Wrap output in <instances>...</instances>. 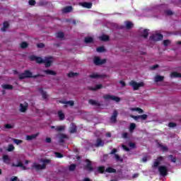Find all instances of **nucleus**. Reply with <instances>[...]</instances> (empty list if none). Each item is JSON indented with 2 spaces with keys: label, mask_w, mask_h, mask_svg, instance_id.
Returning <instances> with one entry per match:
<instances>
[{
  "label": "nucleus",
  "mask_w": 181,
  "mask_h": 181,
  "mask_svg": "<svg viewBox=\"0 0 181 181\" xmlns=\"http://www.w3.org/2000/svg\"><path fill=\"white\" fill-rule=\"evenodd\" d=\"M31 62H36L37 63H45L46 67H50L52 63H53V57H45L44 59L40 57H36L35 55H32L29 57Z\"/></svg>",
  "instance_id": "nucleus-1"
},
{
  "label": "nucleus",
  "mask_w": 181,
  "mask_h": 181,
  "mask_svg": "<svg viewBox=\"0 0 181 181\" xmlns=\"http://www.w3.org/2000/svg\"><path fill=\"white\" fill-rule=\"evenodd\" d=\"M49 160L42 159L39 163H34V164L33 165V168L36 170L45 169V168H46V163H49Z\"/></svg>",
  "instance_id": "nucleus-2"
},
{
  "label": "nucleus",
  "mask_w": 181,
  "mask_h": 181,
  "mask_svg": "<svg viewBox=\"0 0 181 181\" xmlns=\"http://www.w3.org/2000/svg\"><path fill=\"white\" fill-rule=\"evenodd\" d=\"M103 98L105 101H110L111 100L112 101H115V103H119L121 101V98H119V97L111 95H105Z\"/></svg>",
  "instance_id": "nucleus-3"
},
{
  "label": "nucleus",
  "mask_w": 181,
  "mask_h": 181,
  "mask_svg": "<svg viewBox=\"0 0 181 181\" xmlns=\"http://www.w3.org/2000/svg\"><path fill=\"white\" fill-rule=\"evenodd\" d=\"M129 85L132 86V88L134 90H139L140 87H144V86H145V83H144V82L138 83L135 81H130Z\"/></svg>",
  "instance_id": "nucleus-4"
},
{
  "label": "nucleus",
  "mask_w": 181,
  "mask_h": 181,
  "mask_svg": "<svg viewBox=\"0 0 181 181\" xmlns=\"http://www.w3.org/2000/svg\"><path fill=\"white\" fill-rule=\"evenodd\" d=\"M98 170H99V172H100V173H103V172H107V173H115V172H117V170H115L111 167H109L105 169V168H104V166L99 167Z\"/></svg>",
  "instance_id": "nucleus-5"
},
{
  "label": "nucleus",
  "mask_w": 181,
  "mask_h": 181,
  "mask_svg": "<svg viewBox=\"0 0 181 181\" xmlns=\"http://www.w3.org/2000/svg\"><path fill=\"white\" fill-rule=\"evenodd\" d=\"M163 39V35L160 33H156L152 35L150 37V40H154L155 42H158V40H162Z\"/></svg>",
  "instance_id": "nucleus-6"
},
{
  "label": "nucleus",
  "mask_w": 181,
  "mask_h": 181,
  "mask_svg": "<svg viewBox=\"0 0 181 181\" xmlns=\"http://www.w3.org/2000/svg\"><path fill=\"white\" fill-rule=\"evenodd\" d=\"M106 62V59H101L99 57H95L93 59V62L96 66H100L101 64H104Z\"/></svg>",
  "instance_id": "nucleus-7"
},
{
  "label": "nucleus",
  "mask_w": 181,
  "mask_h": 181,
  "mask_svg": "<svg viewBox=\"0 0 181 181\" xmlns=\"http://www.w3.org/2000/svg\"><path fill=\"white\" fill-rule=\"evenodd\" d=\"M158 171L161 176H166L168 175V168L163 165H160L158 167Z\"/></svg>",
  "instance_id": "nucleus-8"
},
{
  "label": "nucleus",
  "mask_w": 181,
  "mask_h": 181,
  "mask_svg": "<svg viewBox=\"0 0 181 181\" xmlns=\"http://www.w3.org/2000/svg\"><path fill=\"white\" fill-rule=\"evenodd\" d=\"M21 79H23V78H28L29 77H33L32 76V72L29 71H25L24 73L21 74L19 76Z\"/></svg>",
  "instance_id": "nucleus-9"
},
{
  "label": "nucleus",
  "mask_w": 181,
  "mask_h": 181,
  "mask_svg": "<svg viewBox=\"0 0 181 181\" xmlns=\"http://www.w3.org/2000/svg\"><path fill=\"white\" fill-rule=\"evenodd\" d=\"M26 110H28V103H21L20 105L21 112H25V111H26Z\"/></svg>",
  "instance_id": "nucleus-10"
},
{
  "label": "nucleus",
  "mask_w": 181,
  "mask_h": 181,
  "mask_svg": "<svg viewBox=\"0 0 181 181\" xmlns=\"http://www.w3.org/2000/svg\"><path fill=\"white\" fill-rule=\"evenodd\" d=\"M161 160H163V157H159L158 159H156L154 161L153 168H158V166H159V165H160Z\"/></svg>",
  "instance_id": "nucleus-11"
},
{
  "label": "nucleus",
  "mask_w": 181,
  "mask_h": 181,
  "mask_svg": "<svg viewBox=\"0 0 181 181\" xmlns=\"http://www.w3.org/2000/svg\"><path fill=\"white\" fill-rule=\"evenodd\" d=\"M86 170L91 172V170H93V167H91V162H90V160H86Z\"/></svg>",
  "instance_id": "nucleus-12"
},
{
  "label": "nucleus",
  "mask_w": 181,
  "mask_h": 181,
  "mask_svg": "<svg viewBox=\"0 0 181 181\" xmlns=\"http://www.w3.org/2000/svg\"><path fill=\"white\" fill-rule=\"evenodd\" d=\"M118 115V112H117V110H115L113 112V114L110 118V121L111 122H115V121H117V117Z\"/></svg>",
  "instance_id": "nucleus-13"
},
{
  "label": "nucleus",
  "mask_w": 181,
  "mask_h": 181,
  "mask_svg": "<svg viewBox=\"0 0 181 181\" xmlns=\"http://www.w3.org/2000/svg\"><path fill=\"white\" fill-rule=\"evenodd\" d=\"M164 78H165V76L157 75L154 77V81L155 83H159L160 81H163Z\"/></svg>",
  "instance_id": "nucleus-14"
},
{
  "label": "nucleus",
  "mask_w": 181,
  "mask_h": 181,
  "mask_svg": "<svg viewBox=\"0 0 181 181\" xmlns=\"http://www.w3.org/2000/svg\"><path fill=\"white\" fill-rule=\"evenodd\" d=\"M39 136V133H37L35 134L30 135V136H26V140L27 141H32V139H35Z\"/></svg>",
  "instance_id": "nucleus-15"
},
{
  "label": "nucleus",
  "mask_w": 181,
  "mask_h": 181,
  "mask_svg": "<svg viewBox=\"0 0 181 181\" xmlns=\"http://www.w3.org/2000/svg\"><path fill=\"white\" fill-rule=\"evenodd\" d=\"M3 160L4 163H6L7 165H9L11 163V158L8 156L4 155L3 156Z\"/></svg>",
  "instance_id": "nucleus-16"
},
{
  "label": "nucleus",
  "mask_w": 181,
  "mask_h": 181,
  "mask_svg": "<svg viewBox=\"0 0 181 181\" xmlns=\"http://www.w3.org/2000/svg\"><path fill=\"white\" fill-rule=\"evenodd\" d=\"M71 11H73V7L69 6L64 8L62 12L64 13H69V12H71Z\"/></svg>",
  "instance_id": "nucleus-17"
},
{
  "label": "nucleus",
  "mask_w": 181,
  "mask_h": 181,
  "mask_svg": "<svg viewBox=\"0 0 181 181\" xmlns=\"http://www.w3.org/2000/svg\"><path fill=\"white\" fill-rule=\"evenodd\" d=\"M81 6H83V8H87L88 9H90L91 6H93V4L87 2L81 3Z\"/></svg>",
  "instance_id": "nucleus-18"
},
{
  "label": "nucleus",
  "mask_w": 181,
  "mask_h": 181,
  "mask_svg": "<svg viewBox=\"0 0 181 181\" xmlns=\"http://www.w3.org/2000/svg\"><path fill=\"white\" fill-rule=\"evenodd\" d=\"M89 104H90L91 105H95V107H98L100 106V103H98V101L94 100L93 99H90L88 100Z\"/></svg>",
  "instance_id": "nucleus-19"
},
{
  "label": "nucleus",
  "mask_w": 181,
  "mask_h": 181,
  "mask_svg": "<svg viewBox=\"0 0 181 181\" xmlns=\"http://www.w3.org/2000/svg\"><path fill=\"white\" fill-rule=\"evenodd\" d=\"M140 32H141V33H142L143 37H144L145 39H146V37H148V32H149V30H144L141 28V29H140Z\"/></svg>",
  "instance_id": "nucleus-20"
},
{
  "label": "nucleus",
  "mask_w": 181,
  "mask_h": 181,
  "mask_svg": "<svg viewBox=\"0 0 181 181\" xmlns=\"http://www.w3.org/2000/svg\"><path fill=\"white\" fill-rule=\"evenodd\" d=\"M58 138L59 139V142H64V139L67 138V136L65 134H61L58 135Z\"/></svg>",
  "instance_id": "nucleus-21"
},
{
  "label": "nucleus",
  "mask_w": 181,
  "mask_h": 181,
  "mask_svg": "<svg viewBox=\"0 0 181 181\" xmlns=\"http://www.w3.org/2000/svg\"><path fill=\"white\" fill-rule=\"evenodd\" d=\"M130 111H136L139 114H142V112H144V110L139 107H132L130 108Z\"/></svg>",
  "instance_id": "nucleus-22"
},
{
  "label": "nucleus",
  "mask_w": 181,
  "mask_h": 181,
  "mask_svg": "<svg viewBox=\"0 0 181 181\" xmlns=\"http://www.w3.org/2000/svg\"><path fill=\"white\" fill-rule=\"evenodd\" d=\"M12 166H16L17 168H22V169H23L25 170V169H26V168H25V166H23V164H22V163L21 162H18L17 163H13Z\"/></svg>",
  "instance_id": "nucleus-23"
},
{
  "label": "nucleus",
  "mask_w": 181,
  "mask_h": 181,
  "mask_svg": "<svg viewBox=\"0 0 181 181\" xmlns=\"http://www.w3.org/2000/svg\"><path fill=\"white\" fill-rule=\"evenodd\" d=\"M171 78H176L177 77H181V74H179L177 72H173L170 74Z\"/></svg>",
  "instance_id": "nucleus-24"
},
{
  "label": "nucleus",
  "mask_w": 181,
  "mask_h": 181,
  "mask_svg": "<svg viewBox=\"0 0 181 181\" xmlns=\"http://www.w3.org/2000/svg\"><path fill=\"white\" fill-rule=\"evenodd\" d=\"M76 131H77V129L76 127V124H71V127H70V133L71 134H74V132H76Z\"/></svg>",
  "instance_id": "nucleus-25"
},
{
  "label": "nucleus",
  "mask_w": 181,
  "mask_h": 181,
  "mask_svg": "<svg viewBox=\"0 0 181 181\" xmlns=\"http://www.w3.org/2000/svg\"><path fill=\"white\" fill-rule=\"evenodd\" d=\"M95 146H97V147H98V146H104V143L103 142V141L100 139H98Z\"/></svg>",
  "instance_id": "nucleus-26"
},
{
  "label": "nucleus",
  "mask_w": 181,
  "mask_h": 181,
  "mask_svg": "<svg viewBox=\"0 0 181 181\" xmlns=\"http://www.w3.org/2000/svg\"><path fill=\"white\" fill-rule=\"evenodd\" d=\"M8 28H9V23H8V22H4L3 24V28H1V30L3 32H6Z\"/></svg>",
  "instance_id": "nucleus-27"
},
{
  "label": "nucleus",
  "mask_w": 181,
  "mask_h": 181,
  "mask_svg": "<svg viewBox=\"0 0 181 181\" xmlns=\"http://www.w3.org/2000/svg\"><path fill=\"white\" fill-rule=\"evenodd\" d=\"M135 128H136V124H135V123H132L129 127V132H134V129H135Z\"/></svg>",
  "instance_id": "nucleus-28"
},
{
  "label": "nucleus",
  "mask_w": 181,
  "mask_h": 181,
  "mask_svg": "<svg viewBox=\"0 0 181 181\" xmlns=\"http://www.w3.org/2000/svg\"><path fill=\"white\" fill-rule=\"evenodd\" d=\"M2 88H4V90H12V88H13L12 85L9 84L2 85Z\"/></svg>",
  "instance_id": "nucleus-29"
},
{
  "label": "nucleus",
  "mask_w": 181,
  "mask_h": 181,
  "mask_svg": "<svg viewBox=\"0 0 181 181\" xmlns=\"http://www.w3.org/2000/svg\"><path fill=\"white\" fill-rule=\"evenodd\" d=\"M99 38L100 40H103V42H107V40H109L110 37H108V35H103L100 36Z\"/></svg>",
  "instance_id": "nucleus-30"
},
{
  "label": "nucleus",
  "mask_w": 181,
  "mask_h": 181,
  "mask_svg": "<svg viewBox=\"0 0 181 181\" xmlns=\"http://www.w3.org/2000/svg\"><path fill=\"white\" fill-rule=\"evenodd\" d=\"M59 103H61L62 104H68L69 105H71V107H72V105H74V102L73 100H70L68 102H64L63 100L59 101Z\"/></svg>",
  "instance_id": "nucleus-31"
},
{
  "label": "nucleus",
  "mask_w": 181,
  "mask_h": 181,
  "mask_svg": "<svg viewBox=\"0 0 181 181\" xmlns=\"http://www.w3.org/2000/svg\"><path fill=\"white\" fill-rule=\"evenodd\" d=\"M39 92L42 94V98H44V100H46L47 98V94L45 91H43V89H40Z\"/></svg>",
  "instance_id": "nucleus-32"
},
{
  "label": "nucleus",
  "mask_w": 181,
  "mask_h": 181,
  "mask_svg": "<svg viewBox=\"0 0 181 181\" xmlns=\"http://www.w3.org/2000/svg\"><path fill=\"white\" fill-rule=\"evenodd\" d=\"M45 73H46V74H49L51 76H56V71H54L46 70L45 71Z\"/></svg>",
  "instance_id": "nucleus-33"
},
{
  "label": "nucleus",
  "mask_w": 181,
  "mask_h": 181,
  "mask_svg": "<svg viewBox=\"0 0 181 181\" xmlns=\"http://www.w3.org/2000/svg\"><path fill=\"white\" fill-rule=\"evenodd\" d=\"M93 38L91 37H88L85 38V43H92Z\"/></svg>",
  "instance_id": "nucleus-34"
},
{
  "label": "nucleus",
  "mask_w": 181,
  "mask_h": 181,
  "mask_svg": "<svg viewBox=\"0 0 181 181\" xmlns=\"http://www.w3.org/2000/svg\"><path fill=\"white\" fill-rule=\"evenodd\" d=\"M58 116H59V118L61 120L64 119V113H63V112L59 111V112H58Z\"/></svg>",
  "instance_id": "nucleus-35"
},
{
  "label": "nucleus",
  "mask_w": 181,
  "mask_h": 181,
  "mask_svg": "<svg viewBox=\"0 0 181 181\" xmlns=\"http://www.w3.org/2000/svg\"><path fill=\"white\" fill-rule=\"evenodd\" d=\"M115 158L116 159V160L117 162H123L124 159H122V158L119 157V156H118V154H115Z\"/></svg>",
  "instance_id": "nucleus-36"
},
{
  "label": "nucleus",
  "mask_w": 181,
  "mask_h": 181,
  "mask_svg": "<svg viewBox=\"0 0 181 181\" xmlns=\"http://www.w3.org/2000/svg\"><path fill=\"white\" fill-rule=\"evenodd\" d=\"M125 25H126L127 29H131V28H132V26H133L132 23H131L129 21L125 22Z\"/></svg>",
  "instance_id": "nucleus-37"
},
{
  "label": "nucleus",
  "mask_w": 181,
  "mask_h": 181,
  "mask_svg": "<svg viewBox=\"0 0 181 181\" xmlns=\"http://www.w3.org/2000/svg\"><path fill=\"white\" fill-rule=\"evenodd\" d=\"M100 88H103V85L101 84L96 85L94 88H90V90H100Z\"/></svg>",
  "instance_id": "nucleus-38"
},
{
  "label": "nucleus",
  "mask_w": 181,
  "mask_h": 181,
  "mask_svg": "<svg viewBox=\"0 0 181 181\" xmlns=\"http://www.w3.org/2000/svg\"><path fill=\"white\" fill-rule=\"evenodd\" d=\"M57 37H58L59 39H63L64 37V33H63L62 32L57 33Z\"/></svg>",
  "instance_id": "nucleus-39"
},
{
  "label": "nucleus",
  "mask_w": 181,
  "mask_h": 181,
  "mask_svg": "<svg viewBox=\"0 0 181 181\" xmlns=\"http://www.w3.org/2000/svg\"><path fill=\"white\" fill-rule=\"evenodd\" d=\"M90 78H99V77H101V76H100L98 74H92L90 75Z\"/></svg>",
  "instance_id": "nucleus-40"
},
{
  "label": "nucleus",
  "mask_w": 181,
  "mask_h": 181,
  "mask_svg": "<svg viewBox=\"0 0 181 181\" xmlns=\"http://www.w3.org/2000/svg\"><path fill=\"white\" fill-rule=\"evenodd\" d=\"M64 126H58L55 128L56 131H64Z\"/></svg>",
  "instance_id": "nucleus-41"
},
{
  "label": "nucleus",
  "mask_w": 181,
  "mask_h": 181,
  "mask_svg": "<svg viewBox=\"0 0 181 181\" xmlns=\"http://www.w3.org/2000/svg\"><path fill=\"white\" fill-rule=\"evenodd\" d=\"M13 141L14 144H16V145H19L22 144V140H20V139H13Z\"/></svg>",
  "instance_id": "nucleus-42"
},
{
  "label": "nucleus",
  "mask_w": 181,
  "mask_h": 181,
  "mask_svg": "<svg viewBox=\"0 0 181 181\" xmlns=\"http://www.w3.org/2000/svg\"><path fill=\"white\" fill-rule=\"evenodd\" d=\"M13 149H15V147L13 146V145H12V144L8 145V147L7 149V151H8V152H12V151H13Z\"/></svg>",
  "instance_id": "nucleus-43"
},
{
  "label": "nucleus",
  "mask_w": 181,
  "mask_h": 181,
  "mask_svg": "<svg viewBox=\"0 0 181 181\" xmlns=\"http://www.w3.org/2000/svg\"><path fill=\"white\" fill-rule=\"evenodd\" d=\"M160 148L161 151H168V147H166V146L160 144Z\"/></svg>",
  "instance_id": "nucleus-44"
},
{
  "label": "nucleus",
  "mask_w": 181,
  "mask_h": 181,
  "mask_svg": "<svg viewBox=\"0 0 181 181\" xmlns=\"http://www.w3.org/2000/svg\"><path fill=\"white\" fill-rule=\"evenodd\" d=\"M78 74L77 73H74V72H71L68 74V76L69 77H76V76H77Z\"/></svg>",
  "instance_id": "nucleus-45"
},
{
  "label": "nucleus",
  "mask_w": 181,
  "mask_h": 181,
  "mask_svg": "<svg viewBox=\"0 0 181 181\" xmlns=\"http://www.w3.org/2000/svg\"><path fill=\"white\" fill-rule=\"evenodd\" d=\"M96 50L99 53H102V52H104V47H99L97 48Z\"/></svg>",
  "instance_id": "nucleus-46"
},
{
  "label": "nucleus",
  "mask_w": 181,
  "mask_h": 181,
  "mask_svg": "<svg viewBox=\"0 0 181 181\" xmlns=\"http://www.w3.org/2000/svg\"><path fill=\"white\" fill-rule=\"evenodd\" d=\"M163 45L164 46H168L169 45H170V41L169 40H164Z\"/></svg>",
  "instance_id": "nucleus-47"
},
{
  "label": "nucleus",
  "mask_w": 181,
  "mask_h": 181,
  "mask_svg": "<svg viewBox=\"0 0 181 181\" xmlns=\"http://www.w3.org/2000/svg\"><path fill=\"white\" fill-rule=\"evenodd\" d=\"M21 47L22 49H25V47H28V44H27L26 42H22V43L21 44Z\"/></svg>",
  "instance_id": "nucleus-48"
},
{
  "label": "nucleus",
  "mask_w": 181,
  "mask_h": 181,
  "mask_svg": "<svg viewBox=\"0 0 181 181\" xmlns=\"http://www.w3.org/2000/svg\"><path fill=\"white\" fill-rule=\"evenodd\" d=\"M139 118L140 119H146L148 118V115H139Z\"/></svg>",
  "instance_id": "nucleus-49"
},
{
  "label": "nucleus",
  "mask_w": 181,
  "mask_h": 181,
  "mask_svg": "<svg viewBox=\"0 0 181 181\" xmlns=\"http://www.w3.org/2000/svg\"><path fill=\"white\" fill-rule=\"evenodd\" d=\"M5 128H6V129H11L13 128V125L7 124H5Z\"/></svg>",
  "instance_id": "nucleus-50"
},
{
  "label": "nucleus",
  "mask_w": 181,
  "mask_h": 181,
  "mask_svg": "<svg viewBox=\"0 0 181 181\" xmlns=\"http://www.w3.org/2000/svg\"><path fill=\"white\" fill-rule=\"evenodd\" d=\"M169 158L170 159L171 162H176V158L173 157V156H169Z\"/></svg>",
  "instance_id": "nucleus-51"
},
{
  "label": "nucleus",
  "mask_w": 181,
  "mask_h": 181,
  "mask_svg": "<svg viewBox=\"0 0 181 181\" xmlns=\"http://www.w3.org/2000/svg\"><path fill=\"white\" fill-rule=\"evenodd\" d=\"M74 169H76V165L75 164H72L69 166V170H74Z\"/></svg>",
  "instance_id": "nucleus-52"
},
{
  "label": "nucleus",
  "mask_w": 181,
  "mask_h": 181,
  "mask_svg": "<svg viewBox=\"0 0 181 181\" xmlns=\"http://www.w3.org/2000/svg\"><path fill=\"white\" fill-rule=\"evenodd\" d=\"M131 118H133L135 119V121H138V119H140L139 115V116H134V115H130Z\"/></svg>",
  "instance_id": "nucleus-53"
},
{
  "label": "nucleus",
  "mask_w": 181,
  "mask_h": 181,
  "mask_svg": "<svg viewBox=\"0 0 181 181\" xmlns=\"http://www.w3.org/2000/svg\"><path fill=\"white\" fill-rule=\"evenodd\" d=\"M56 158H63V155L60 153H55Z\"/></svg>",
  "instance_id": "nucleus-54"
},
{
  "label": "nucleus",
  "mask_w": 181,
  "mask_h": 181,
  "mask_svg": "<svg viewBox=\"0 0 181 181\" xmlns=\"http://www.w3.org/2000/svg\"><path fill=\"white\" fill-rule=\"evenodd\" d=\"M168 127L170 128H174V127H176V124H175L173 122H170V123H169Z\"/></svg>",
  "instance_id": "nucleus-55"
},
{
  "label": "nucleus",
  "mask_w": 181,
  "mask_h": 181,
  "mask_svg": "<svg viewBox=\"0 0 181 181\" xmlns=\"http://www.w3.org/2000/svg\"><path fill=\"white\" fill-rule=\"evenodd\" d=\"M165 15H168V16L173 15V12H172V11L170 10H168L167 11H165Z\"/></svg>",
  "instance_id": "nucleus-56"
},
{
  "label": "nucleus",
  "mask_w": 181,
  "mask_h": 181,
  "mask_svg": "<svg viewBox=\"0 0 181 181\" xmlns=\"http://www.w3.org/2000/svg\"><path fill=\"white\" fill-rule=\"evenodd\" d=\"M28 4L29 5H35V4H36V1L35 0H29Z\"/></svg>",
  "instance_id": "nucleus-57"
},
{
  "label": "nucleus",
  "mask_w": 181,
  "mask_h": 181,
  "mask_svg": "<svg viewBox=\"0 0 181 181\" xmlns=\"http://www.w3.org/2000/svg\"><path fill=\"white\" fill-rule=\"evenodd\" d=\"M11 181H19V179H18V177H12L10 179Z\"/></svg>",
  "instance_id": "nucleus-58"
},
{
  "label": "nucleus",
  "mask_w": 181,
  "mask_h": 181,
  "mask_svg": "<svg viewBox=\"0 0 181 181\" xmlns=\"http://www.w3.org/2000/svg\"><path fill=\"white\" fill-rule=\"evenodd\" d=\"M45 142H47V144H50L52 142V139H50V137H47L45 139Z\"/></svg>",
  "instance_id": "nucleus-59"
},
{
  "label": "nucleus",
  "mask_w": 181,
  "mask_h": 181,
  "mask_svg": "<svg viewBox=\"0 0 181 181\" xmlns=\"http://www.w3.org/2000/svg\"><path fill=\"white\" fill-rule=\"evenodd\" d=\"M37 47L42 48V47H45V44L43 43H39L37 45Z\"/></svg>",
  "instance_id": "nucleus-60"
},
{
  "label": "nucleus",
  "mask_w": 181,
  "mask_h": 181,
  "mask_svg": "<svg viewBox=\"0 0 181 181\" xmlns=\"http://www.w3.org/2000/svg\"><path fill=\"white\" fill-rule=\"evenodd\" d=\"M122 148H123L124 151H126L127 152H128L129 151V148L127 147V146L123 145Z\"/></svg>",
  "instance_id": "nucleus-61"
},
{
  "label": "nucleus",
  "mask_w": 181,
  "mask_h": 181,
  "mask_svg": "<svg viewBox=\"0 0 181 181\" xmlns=\"http://www.w3.org/2000/svg\"><path fill=\"white\" fill-rule=\"evenodd\" d=\"M159 67V65L156 64L153 66H151V70H155V69H158Z\"/></svg>",
  "instance_id": "nucleus-62"
},
{
  "label": "nucleus",
  "mask_w": 181,
  "mask_h": 181,
  "mask_svg": "<svg viewBox=\"0 0 181 181\" xmlns=\"http://www.w3.org/2000/svg\"><path fill=\"white\" fill-rule=\"evenodd\" d=\"M129 146H130V148H135V144L134 143H129Z\"/></svg>",
  "instance_id": "nucleus-63"
},
{
  "label": "nucleus",
  "mask_w": 181,
  "mask_h": 181,
  "mask_svg": "<svg viewBox=\"0 0 181 181\" xmlns=\"http://www.w3.org/2000/svg\"><path fill=\"white\" fill-rule=\"evenodd\" d=\"M148 159H149V157H144V158H142V161H143V162H146V161L148 160Z\"/></svg>",
  "instance_id": "nucleus-64"
}]
</instances>
